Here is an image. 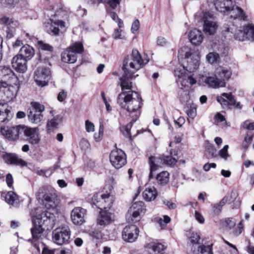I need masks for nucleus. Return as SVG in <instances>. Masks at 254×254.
<instances>
[{
	"label": "nucleus",
	"instance_id": "obj_1",
	"mask_svg": "<svg viewBox=\"0 0 254 254\" xmlns=\"http://www.w3.org/2000/svg\"><path fill=\"white\" fill-rule=\"evenodd\" d=\"M147 63H144L141 56L136 49H133L131 55L126 56L123 62L124 74L120 78L122 92L118 97L117 102L120 106L127 110L135 122L139 118L142 106L140 95L131 90V80L138 76L135 73Z\"/></svg>",
	"mask_w": 254,
	"mask_h": 254
},
{
	"label": "nucleus",
	"instance_id": "obj_2",
	"mask_svg": "<svg viewBox=\"0 0 254 254\" xmlns=\"http://www.w3.org/2000/svg\"><path fill=\"white\" fill-rule=\"evenodd\" d=\"M52 215L53 214L51 212L44 211L33 218V225L30 230L33 240L38 241L42 240L45 231V229L43 228L44 222L49 220Z\"/></svg>",
	"mask_w": 254,
	"mask_h": 254
},
{
	"label": "nucleus",
	"instance_id": "obj_3",
	"mask_svg": "<svg viewBox=\"0 0 254 254\" xmlns=\"http://www.w3.org/2000/svg\"><path fill=\"white\" fill-rule=\"evenodd\" d=\"M84 51L83 45L80 42H75L61 54V59L63 62L73 64L77 58V54H82Z\"/></svg>",
	"mask_w": 254,
	"mask_h": 254
},
{
	"label": "nucleus",
	"instance_id": "obj_4",
	"mask_svg": "<svg viewBox=\"0 0 254 254\" xmlns=\"http://www.w3.org/2000/svg\"><path fill=\"white\" fill-rule=\"evenodd\" d=\"M71 231L68 226L57 228L52 232V240L57 245L68 244L70 238Z\"/></svg>",
	"mask_w": 254,
	"mask_h": 254
},
{
	"label": "nucleus",
	"instance_id": "obj_5",
	"mask_svg": "<svg viewBox=\"0 0 254 254\" xmlns=\"http://www.w3.org/2000/svg\"><path fill=\"white\" fill-rule=\"evenodd\" d=\"M146 209L142 201L134 203L130 207L127 216L129 222L135 223L138 222L143 216Z\"/></svg>",
	"mask_w": 254,
	"mask_h": 254
},
{
	"label": "nucleus",
	"instance_id": "obj_6",
	"mask_svg": "<svg viewBox=\"0 0 254 254\" xmlns=\"http://www.w3.org/2000/svg\"><path fill=\"white\" fill-rule=\"evenodd\" d=\"M21 138H25L30 144L35 145L40 140V137L38 127H30L23 125Z\"/></svg>",
	"mask_w": 254,
	"mask_h": 254
},
{
	"label": "nucleus",
	"instance_id": "obj_7",
	"mask_svg": "<svg viewBox=\"0 0 254 254\" xmlns=\"http://www.w3.org/2000/svg\"><path fill=\"white\" fill-rule=\"evenodd\" d=\"M22 127L23 125L1 127L0 132L6 139L13 141L21 138Z\"/></svg>",
	"mask_w": 254,
	"mask_h": 254
},
{
	"label": "nucleus",
	"instance_id": "obj_8",
	"mask_svg": "<svg viewBox=\"0 0 254 254\" xmlns=\"http://www.w3.org/2000/svg\"><path fill=\"white\" fill-rule=\"evenodd\" d=\"M34 80L36 84L41 87L48 85L51 78V72L49 68L38 67L34 73Z\"/></svg>",
	"mask_w": 254,
	"mask_h": 254
},
{
	"label": "nucleus",
	"instance_id": "obj_9",
	"mask_svg": "<svg viewBox=\"0 0 254 254\" xmlns=\"http://www.w3.org/2000/svg\"><path fill=\"white\" fill-rule=\"evenodd\" d=\"M110 160L115 168L120 169L126 163V154L121 149H115L110 153Z\"/></svg>",
	"mask_w": 254,
	"mask_h": 254
},
{
	"label": "nucleus",
	"instance_id": "obj_10",
	"mask_svg": "<svg viewBox=\"0 0 254 254\" xmlns=\"http://www.w3.org/2000/svg\"><path fill=\"white\" fill-rule=\"evenodd\" d=\"M139 232V230L136 225H129L126 226L122 231V239L126 242H134L137 239Z\"/></svg>",
	"mask_w": 254,
	"mask_h": 254
},
{
	"label": "nucleus",
	"instance_id": "obj_11",
	"mask_svg": "<svg viewBox=\"0 0 254 254\" xmlns=\"http://www.w3.org/2000/svg\"><path fill=\"white\" fill-rule=\"evenodd\" d=\"M203 30L205 34L213 35L216 32L218 27L216 22L214 20L213 15L209 12H206L203 17Z\"/></svg>",
	"mask_w": 254,
	"mask_h": 254
},
{
	"label": "nucleus",
	"instance_id": "obj_12",
	"mask_svg": "<svg viewBox=\"0 0 254 254\" xmlns=\"http://www.w3.org/2000/svg\"><path fill=\"white\" fill-rule=\"evenodd\" d=\"M185 59L187 60V64L184 65V69L190 72H193L199 66L200 57L198 54H194L186 52Z\"/></svg>",
	"mask_w": 254,
	"mask_h": 254
},
{
	"label": "nucleus",
	"instance_id": "obj_13",
	"mask_svg": "<svg viewBox=\"0 0 254 254\" xmlns=\"http://www.w3.org/2000/svg\"><path fill=\"white\" fill-rule=\"evenodd\" d=\"M209 6L213 5L220 12L227 14L232 5V0H207Z\"/></svg>",
	"mask_w": 254,
	"mask_h": 254
},
{
	"label": "nucleus",
	"instance_id": "obj_14",
	"mask_svg": "<svg viewBox=\"0 0 254 254\" xmlns=\"http://www.w3.org/2000/svg\"><path fill=\"white\" fill-rule=\"evenodd\" d=\"M236 220L233 218H227L225 220V227L227 230H233L230 233V234L233 237L239 236L243 232L244 224L242 221H241L237 227L236 226Z\"/></svg>",
	"mask_w": 254,
	"mask_h": 254
},
{
	"label": "nucleus",
	"instance_id": "obj_15",
	"mask_svg": "<svg viewBox=\"0 0 254 254\" xmlns=\"http://www.w3.org/2000/svg\"><path fill=\"white\" fill-rule=\"evenodd\" d=\"M0 24L3 25V28L6 33L7 37L10 38L14 36L17 24L16 21H14L7 16H3L0 18Z\"/></svg>",
	"mask_w": 254,
	"mask_h": 254
},
{
	"label": "nucleus",
	"instance_id": "obj_16",
	"mask_svg": "<svg viewBox=\"0 0 254 254\" xmlns=\"http://www.w3.org/2000/svg\"><path fill=\"white\" fill-rule=\"evenodd\" d=\"M1 157L5 163L7 164L15 165L20 167L27 165V163L15 154L2 152L1 154Z\"/></svg>",
	"mask_w": 254,
	"mask_h": 254
},
{
	"label": "nucleus",
	"instance_id": "obj_17",
	"mask_svg": "<svg viewBox=\"0 0 254 254\" xmlns=\"http://www.w3.org/2000/svg\"><path fill=\"white\" fill-rule=\"evenodd\" d=\"M85 209L80 207H75L71 212L70 217L71 221L75 225H81L84 222Z\"/></svg>",
	"mask_w": 254,
	"mask_h": 254
},
{
	"label": "nucleus",
	"instance_id": "obj_18",
	"mask_svg": "<svg viewBox=\"0 0 254 254\" xmlns=\"http://www.w3.org/2000/svg\"><path fill=\"white\" fill-rule=\"evenodd\" d=\"M50 22L46 25L47 32L52 35L57 36L59 33L60 28L64 27V22L63 20H55L50 19Z\"/></svg>",
	"mask_w": 254,
	"mask_h": 254
},
{
	"label": "nucleus",
	"instance_id": "obj_19",
	"mask_svg": "<svg viewBox=\"0 0 254 254\" xmlns=\"http://www.w3.org/2000/svg\"><path fill=\"white\" fill-rule=\"evenodd\" d=\"M28 60L19 57L17 55L14 56L11 61L12 67L17 71L20 73H24L27 69Z\"/></svg>",
	"mask_w": 254,
	"mask_h": 254
},
{
	"label": "nucleus",
	"instance_id": "obj_20",
	"mask_svg": "<svg viewBox=\"0 0 254 254\" xmlns=\"http://www.w3.org/2000/svg\"><path fill=\"white\" fill-rule=\"evenodd\" d=\"M149 164L150 165V179L153 178V172L154 171H155L159 167H161L162 165L165 164L162 156L161 157H150Z\"/></svg>",
	"mask_w": 254,
	"mask_h": 254
},
{
	"label": "nucleus",
	"instance_id": "obj_21",
	"mask_svg": "<svg viewBox=\"0 0 254 254\" xmlns=\"http://www.w3.org/2000/svg\"><path fill=\"white\" fill-rule=\"evenodd\" d=\"M230 10L226 15H230V17L233 19H239L245 20L246 16L244 11L239 6L232 3V7H230Z\"/></svg>",
	"mask_w": 254,
	"mask_h": 254
},
{
	"label": "nucleus",
	"instance_id": "obj_22",
	"mask_svg": "<svg viewBox=\"0 0 254 254\" xmlns=\"http://www.w3.org/2000/svg\"><path fill=\"white\" fill-rule=\"evenodd\" d=\"M204 83L207 84L209 87L213 88H217L219 87H223L226 85L225 82L219 80L217 76L214 74H209L206 76L204 80Z\"/></svg>",
	"mask_w": 254,
	"mask_h": 254
},
{
	"label": "nucleus",
	"instance_id": "obj_23",
	"mask_svg": "<svg viewBox=\"0 0 254 254\" xmlns=\"http://www.w3.org/2000/svg\"><path fill=\"white\" fill-rule=\"evenodd\" d=\"M217 101L223 108H227L229 105H234L236 101L231 93H223L221 96L217 97Z\"/></svg>",
	"mask_w": 254,
	"mask_h": 254
},
{
	"label": "nucleus",
	"instance_id": "obj_24",
	"mask_svg": "<svg viewBox=\"0 0 254 254\" xmlns=\"http://www.w3.org/2000/svg\"><path fill=\"white\" fill-rule=\"evenodd\" d=\"M214 73L219 80L225 82L231 77L232 71L227 67L219 66L216 68Z\"/></svg>",
	"mask_w": 254,
	"mask_h": 254
},
{
	"label": "nucleus",
	"instance_id": "obj_25",
	"mask_svg": "<svg viewBox=\"0 0 254 254\" xmlns=\"http://www.w3.org/2000/svg\"><path fill=\"white\" fill-rule=\"evenodd\" d=\"M57 195L55 192L48 191L43 195V203L48 208H54L56 206Z\"/></svg>",
	"mask_w": 254,
	"mask_h": 254
},
{
	"label": "nucleus",
	"instance_id": "obj_26",
	"mask_svg": "<svg viewBox=\"0 0 254 254\" xmlns=\"http://www.w3.org/2000/svg\"><path fill=\"white\" fill-rule=\"evenodd\" d=\"M34 55L35 50L33 48L29 45H25L22 46L17 56L29 61L33 57Z\"/></svg>",
	"mask_w": 254,
	"mask_h": 254
},
{
	"label": "nucleus",
	"instance_id": "obj_27",
	"mask_svg": "<svg viewBox=\"0 0 254 254\" xmlns=\"http://www.w3.org/2000/svg\"><path fill=\"white\" fill-rule=\"evenodd\" d=\"M188 36L190 42L194 45H199L203 39L202 33L197 29L190 31Z\"/></svg>",
	"mask_w": 254,
	"mask_h": 254
},
{
	"label": "nucleus",
	"instance_id": "obj_28",
	"mask_svg": "<svg viewBox=\"0 0 254 254\" xmlns=\"http://www.w3.org/2000/svg\"><path fill=\"white\" fill-rule=\"evenodd\" d=\"M5 201L9 205L17 207L19 204L18 195L13 191H8L4 196Z\"/></svg>",
	"mask_w": 254,
	"mask_h": 254
},
{
	"label": "nucleus",
	"instance_id": "obj_29",
	"mask_svg": "<svg viewBox=\"0 0 254 254\" xmlns=\"http://www.w3.org/2000/svg\"><path fill=\"white\" fill-rule=\"evenodd\" d=\"M113 221L112 214L106 211L100 212V215L97 219V224L102 227L109 225Z\"/></svg>",
	"mask_w": 254,
	"mask_h": 254
},
{
	"label": "nucleus",
	"instance_id": "obj_30",
	"mask_svg": "<svg viewBox=\"0 0 254 254\" xmlns=\"http://www.w3.org/2000/svg\"><path fill=\"white\" fill-rule=\"evenodd\" d=\"M103 193H98L94 194L91 198V203L100 209H105Z\"/></svg>",
	"mask_w": 254,
	"mask_h": 254
},
{
	"label": "nucleus",
	"instance_id": "obj_31",
	"mask_svg": "<svg viewBox=\"0 0 254 254\" xmlns=\"http://www.w3.org/2000/svg\"><path fill=\"white\" fill-rule=\"evenodd\" d=\"M14 86L5 81H0V92H2L8 98H12L14 96Z\"/></svg>",
	"mask_w": 254,
	"mask_h": 254
},
{
	"label": "nucleus",
	"instance_id": "obj_32",
	"mask_svg": "<svg viewBox=\"0 0 254 254\" xmlns=\"http://www.w3.org/2000/svg\"><path fill=\"white\" fill-rule=\"evenodd\" d=\"M106 187H107L110 192L106 191V193H103V197L104 198V203L105 206V210L107 211L112 207L114 198L113 195L111 194L113 187L111 186H106Z\"/></svg>",
	"mask_w": 254,
	"mask_h": 254
},
{
	"label": "nucleus",
	"instance_id": "obj_33",
	"mask_svg": "<svg viewBox=\"0 0 254 254\" xmlns=\"http://www.w3.org/2000/svg\"><path fill=\"white\" fill-rule=\"evenodd\" d=\"M157 192L154 187L146 188L143 192L144 199L147 201H151L155 199Z\"/></svg>",
	"mask_w": 254,
	"mask_h": 254
},
{
	"label": "nucleus",
	"instance_id": "obj_34",
	"mask_svg": "<svg viewBox=\"0 0 254 254\" xmlns=\"http://www.w3.org/2000/svg\"><path fill=\"white\" fill-rule=\"evenodd\" d=\"M28 118L33 124H38L43 120V115L41 113H36L29 109L28 111Z\"/></svg>",
	"mask_w": 254,
	"mask_h": 254
},
{
	"label": "nucleus",
	"instance_id": "obj_35",
	"mask_svg": "<svg viewBox=\"0 0 254 254\" xmlns=\"http://www.w3.org/2000/svg\"><path fill=\"white\" fill-rule=\"evenodd\" d=\"M156 179L158 185H166L169 180V173L167 171H163L157 175Z\"/></svg>",
	"mask_w": 254,
	"mask_h": 254
},
{
	"label": "nucleus",
	"instance_id": "obj_36",
	"mask_svg": "<svg viewBox=\"0 0 254 254\" xmlns=\"http://www.w3.org/2000/svg\"><path fill=\"white\" fill-rule=\"evenodd\" d=\"M215 50L217 52V54H219V56L222 57L226 56L228 54L229 48L225 44L221 43L215 44L213 47Z\"/></svg>",
	"mask_w": 254,
	"mask_h": 254
},
{
	"label": "nucleus",
	"instance_id": "obj_37",
	"mask_svg": "<svg viewBox=\"0 0 254 254\" xmlns=\"http://www.w3.org/2000/svg\"><path fill=\"white\" fill-rule=\"evenodd\" d=\"M228 200V197L226 196L219 203L213 205L212 208L214 214L217 215L219 214L222 211L223 206L227 202Z\"/></svg>",
	"mask_w": 254,
	"mask_h": 254
},
{
	"label": "nucleus",
	"instance_id": "obj_38",
	"mask_svg": "<svg viewBox=\"0 0 254 254\" xmlns=\"http://www.w3.org/2000/svg\"><path fill=\"white\" fill-rule=\"evenodd\" d=\"M61 119L59 116L54 117L51 120L49 121L47 124V128L48 131L53 130L58 127Z\"/></svg>",
	"mask_w": 254,
	"mask_h": 254
},
{
	"label": "nucleus",
	"instance_id": "obj_39",
	"mask_svg": "<svg viewBox=\"0 0 254 254\" xmlns=\"http://www.w3.org/2000/svg\"><path fill=\"white\" fill-rule=\"evenodd\" d=\"M193 254H212L211 246L210 245L198 246L196 250H193Z\"/></svg>",
	"mask_w": 254,
	"mask_h": 254
},
{
	"label": "nucleus",
	"instance_id": "obj_40",
	"mask_svg": "<svg viewBox=\"0 0 254 254\" xmlns=\"http://www.w3.org/2000/svg\"><path fill=\"white\" fill-rule=\"evenodd\" d=\"M173 155H177V153L172 149L170 151V155L162 156L165 164L172 165H174L177 162V159L173 157Z\"/></svg>",
	"mask_w": 254,
	"mask_h": 254
},
{
	"label": "nucleus",
	"instance_id": "obj_41",
	"mask_svg": "<svg viewBox=\"0 0 254 254\" xmlns=\"http://www.w3.org/2000/svg\"><path fill=\"white\" fill-rule=\"evenodd\" d=\"M246 35V39L254 40V25L249 24L243 27Z\"/></svg>",
	"mask_w": 254,
	"mask_h": 254
},
{
	"label": "nucleus",
	"instance_id": "obj_42",
	"mask_svg": "<svg viewBox=\"0 0 254 254\" xmlns=\"http://www.w3.org/2000/svg\"><path fill=\"white\" fill-rule=\"evenodd\" d=\"M122 0H102V3L106 4L107 8H110L112 10H116L120 6Z\"/></svg>",
	"mask_w": 254,
	"mask_h": 254
},
{
	"label": "nucleus",
	"instance_id": "obj_43",
	"mask_svg": "<svg viewBox=\"0 0 254 254\" xmlns=\"http://www.w3.org/2000/svg\"><path fill=\"white\" fill-rule=\"evenodd\" d=\"M152 250L155 254H163L166 247L161 243H152L151 245Z\"/></svg>",
	"mask_w": 254,
	"mask_h": 254
},
{
	"label": "nucleus",
	"instance_id": "obj_44",
	"mask_svg": "<svg viewBox=\"0 0 254 254\" xmlns=\"http://www.w3.org/2000/svg\"><path fill=\"white\" fill-rule=\"evenodd\" d=\"M134 122L132 120V122L127 124L126 126L123 127L121 130L123 133L126 137L131 138L130 129L132 126L133 123Z\"/></svg>",
	"mask_w": 254,
	"mask_h": 254
},
{
	"label": "nucleus",
	"instance_id": "obj_45",
	"mask_svg": "<svg viewBox=\"0 0 254 254\" xmlns=\"http://www.w3.org/2000/svg\"><path fill=\"white\" fill-rule=\"evenodd\" d=\"M32 109H31L32 111L35 112L36 113H42L45 110V107L44 105H41L38 102H31V103Z\"/></svg>",
	"mask_w": 254,
	"mask_h": 254
},
{
	"label": "nucleus",
	"instance_id": "obj_46",
	"mask_svg": "<svg viewBox=\"0 0 254 254\" xmlns=\"http://www.w3.org/2000/svg\"><path fill=\"white\" fill-rule=\"evenodd\" d=\"M206 59L211 64L217 63L219 59V54H217V53H210L207 55Z\"/></svg>",
	"mask_w": 254,
	"mask_h": 254
},
{
	"label": "nucleus",
	"instance_id": "obj_47",
	"mask_svg": "<svg viewBox=\"0 0 254 254\" xmlns=\"http://www.w3.org/2000/svg\"><path fill=\"white\" fill-rule=\"evenodd\" d=\"M234 37L236 39L241 41H243L247 39L244 29L237 30L234 34Z\"/></svg>",
	"mask_w": 254,
	"mask_h": 254
},
{
	"label": "nucleus",
	"instance_id": "obj_48",
	"mask_svg": "<svg viewBox=\"0 0 254 254\" xmlns=\"http://www.w3.org/2000/svg\"><path fill=\"white\" fill-rule=\"evenodd\" d=\"M0 74L3 76L14 74V73L13 72L11 69L9 67L6 66H0Z\"/></svg>",
	"mask_w": 254,
	"mask_h": 254
},
{
	"label": "nucleus",
	"instance_id": "obj_49",
	"mask_svg": "<svg viewBox=\"0 0 254 254\" xmlns=\"http://www.w3.org/2000/svg\"><path fill=\"white\" fill-rule=\"evenodd\" d=\"M229 148L228 145H225L222 149L219 150L218 152L219 155L225 160H227L230 155L228 152V149Z\"/></svg>",
	"mask_w": 254,
	"mask_h": 254
},
{
	"label": "nucleus",
	"instance_id": "obj_50",
	"mask_svg": "<svg viewBox=\"0 0 254 254\" xmlns=\"http://www.w3.org/2000/svg\"><path fill=\"white\" fill-rule=\"evenodd\" d=\"M206 150L208 152L209 154L211 157H215L217 156L216 149L214 147L213 145L209 143L206 146Z\"/></svg>",
	"mask_w": 254,
	"mask_h": 254
},
{
	"label": "nucleus",
	"instance_id": "obj_51",
	"mask_svg": "<svg viewBox=\"0 0 254 254\" xmlns=\"http://www.w3.org/2000/svg\"><path fill=\"white\" fill-rule=\"evenodd\" d=\"M38 46L39 49L44 51H52L53 48L52 46L47 43H44L42 41H39L38 42Z\"/></svg>",
	"mask_w": 254,
	"mask_h": 254
},
{
	"label": "nucleus",
	"instance_id": "obj_52",
	"mask_svg": "<svg viewBox=\"0 0 254 254\" xmlns=\"http://www.w3.org/2000/svg\"><path fill=\"white\" fill-rule=\"evenodd\" d=\"M180 90L179 91V94L180 95V99L183 101L185 100L186 99H188V96L189 94V91L188 90L185 89L183 90V89H188V87H186V86H184L183 87H181L180 88Z\"/></svg>",
	"mask_w": 254,
	"mask_h": 254
},
{
	"label": "nucleus",
	"instance_id": "obj_53",
	"mask_svg": "<svg viewBox=\"0 0 254 254\" xmlns=\"http://www.w3.org/2000/svg\"><path fill=\"white\" fill-rule=\"evenodd\" d=\"M186 113L190 118L193 119L196 115V109L193 105H191L186 111Z\"/></svg>",
	"mask_w": 254,
	"mask_h": 254
},
{
	"label": "nucleus",
	"instance_id": "obj_54",
	"mask_svg": "<svg viewBox=\"0 0 254 254\" xmlns=\"http://www.w3.org/2000/svg\"><path fill=\"white\" fill-rule=\"evenodd\" d=\"M215 120L217 123H221L224 126L226 125V121L224 117L219 113H217L215 116Z\"/></svg>",
	"mask_w": 254,
	"mask_h": 254
},
{
	"label": "nucleus",
	"instance_id": "obj_55",
	"mask_svg": "<svg viewBox=\"0 0 254 254\" xmlns=\"http://www.w3.org/2000/svg\"><path fill=\"white\" fill-rule=\"evenodd\" d=\"M190 242L192 244H197L200 239V236L197 233H192L190 237Z\"/></svg>",
	"mask_w": 254,
	"mask_h": 254
},
{
	"label": "nucleus",
	"instance_id": "obj_56",
	"mask_svg": "<svg viewBox=\"0 0 254 254\" xmlns=\"http://www.w3.org/2000/svg\"><path fill=\"white\" fill-rule=\"evenodd\" d=\"M139 21L138 19H136L134 21V22L132 24L131 30L133 33H135L136 32L139 28Z\"/></svg>",
	"mask_w": 254,
	"mask_h": 254
},
{
	"label": "nucleus",
	"instance_id": "obj_57",
	"mask_svg": "<svg viewBox=\"0 0 254 254\" xmlns=\"http://www.w3.org/2000/svg\"><path fill=\"white\" fill-rule=\"evenodd\" d=\"M67 96V92L64 90H62L58 95V100L60 102L63 101Z\"/></svg>",
	"mask_w": 254,
	"mask_h": 254
},
{
	"label": "nucleus",
	"instance_id": "obj_58",
	"mask_svg": "<svg viewBox=\"0 0 254 254\" xmlns=\"http://www.w3.org/2000/svg\"><path fill=\"white\" fill-rule=\"evenodd\" d=\"M85 127L87 132L93 131L94 130V124L88 120L85 122Z\"/></svg>",
	"mask_w": 254,
	"mask_h": 254
},
{
	"label": "nucleus",
	"instance_id": "obj_59",
	"mask_svg": "<svg viewBox=\"0 0 254 254\" xmlns=\"http://www.w3.org/2000/svg\"><path fill=\"white\" fill-rule=\"evenodd\" d=\"M6 182L8 187L10 188L12 186L13 179L11 174L8 173L6 176Z\"/></svg>",
	"mask_w": 254,
	"mask_h": 254
},
{
	"label": "nucleus",
	"instance_id": "obj_60",
	"mask_svg": "<svg viewBox=\"0 0 254 254\" xmlns=\"http://www.w3.org/2000/svg\"><path fill=\"white\" fill-rule=\"evenodd\" d=\"M157 43L161 46H165L168 43L166 39L163 37H159L157 39Z\"/></svg>",
	"mask_w": 254,
	"mask_h": 254
},
{
	"label": "nucleus",
	"instance_id": "obj_61",
	"mask_svg": "<svg viewBox=\"0 0 254 254\" xmlns=\"http://www.w3.org/2000/svg\"><path fill=\"white\" fill-rule=\"evenodd\" d=\"M163 204L166 205L168 208L170 209H174L176 207V204L175 203L166 199L163 201Z\"/></svg>",
	"mask_w": 254,
	"mask_h": 254
},
{
	"label": "nucleus",
	"instance_id": "obj_62",
	"mask_svg": "<svg viewBox=\"0 0 254 254\" xmlns=\"http://www.w3.org/2000/svg\"><path fill=\"white\" fill-rule=\"evenodd\" d=\"M194 216L195 219L201 224L204 222V218L203 216L199 213L198 211H195L194 213Z\"/></svg>",
	"mask_w": 254,
	"mask_h": 254
},
{
	"label": "nucleus",
	"instance_id": "obj_63",
	"mask_svg": "<svg viewBox=\"0 0 254 254\" xmlns=\"http://www.w3.org/2000/svg\"><path fill=\"white\" fill-rule=\"evenodd\" d=\"M113 37L115 39H119L123 38L122 35V30L119 29H116L113 35Z\"/></svg>",
	"mask_w": 254,
	"mask_h": 254
},
{
	"label": "nucleus",
	"instance_id": "obj_64",
	"mask_svg": "<svg viewBox=\"0 0 254 254\" xmlns=\"http://www.w3.org/2000/svg\"><path fill=\"white\" fill-rule=\"evenodd\" d=\"M216 167V164L214 163H207L205 164L203 166V169L205 171H208L210 170L211 168H215Z\"/></svg>",
	"mask_w": 254,
	"mask_h": 254
}]
</instances>
